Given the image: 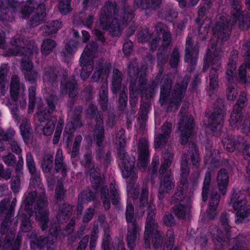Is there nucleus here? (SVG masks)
I'll return each instance as SVG.
<instances>
[{
	"label": "nucleus",
	"mask_w": 250,
	"mask_h": 250,
	"mask_svg": "<svg viewBox=\"0 0 250 250\" xmlns=\"http://www.w3.org/2000/svg\"><path fill=\"white\" fill-rule=\"evenodd\" d=\"M188 84L185 77L180 83H175L171 91L172 81L168 74H164L160 82L159 101L162 105L174 104L179 107L185 97Z\"/></svg>",
	"instance_id": "obj_1"
},
{
	"label": "nucleus",
	"mask_w": 250,
	"mask_h": 250,
	"mask_svg": "<svg viewBox=\"0 0 250 250\" xmlns=\"http://www.w3.org/2000/svg\"><path fill=\"white\" fill-rule=\"evenodd\" d=\"M147 208L148 209L144 235L146 247H149L150 239L152 238L155 250H171L174 238L173 231L169 229L167 231V236L169 239V244L166 247L162 245V234L158 231V226L154 223L153 220L155 216V211L151 206Z\"/></svg>",
	"instance_id": "obj_2"
},
{
	"label": "nucleus",
	"mask_w": 250,
	"mask_h": 250,
	"mask_svg": "<svg viewBox=\"0 0 250 250\" xmlns=\"http://www.w3.org/2000/svg\"><path fill=\"white\" fill-rule=\"evenodd\" d=\"M91 178V185L93 188L100 190L101 198L103 203H120V195L118 187L113 183L109 185V189L106 186H104V179L100 175V169L98 167L93 166L92 168L87 173Z\"/></svg>",
	"instance_id": "obj_3"
},
{
	"label": "nucleus",
	"mask_w": 250,
	"mask_h": 250,
	"mask_svg": "<svg viewBox=\"0 0 250 250\" xmlns=\"http://www.w3.org/2000/svg\"><path fill=\"white\" fill-rule=\"evenodd\" d=\"M119 7L115 1H107L104 3L100 15V25L103 30H108L112 36L120 35V23L116 17Z\"/></svg>",
	"instance_id": "obj_4"
},
{
	"label": "nucleus",
	"mask_w": 250,
	"mask_h": 250,
	"mask_svg": "<svg viewBox=\"0 0 250 250\" xmlns=\"http://www.w3.org/2000/svg\"><path fill=\"white\" fill-rule=\"evenodd\" d=\"M162 158L163 161L159 170V188L161 191L169 194L172 192L175 186L173 174L170 169H168L171 165L173 154L167 152L163 154Z\"/></svg>",
	"instance_id": "obj_5"
},
{
	"label": "nucleus",
	"mask_w": 250,
	"mask_h": 250,
	"mask_svg": "<svg viewBox=\"0 0 250 250\" xmlns=\"http://www.w3.org/2000/svg\"><path fill=\"white\" fill-rule=\"evenodd\" d=\"M198 182V176L196 174H191L189 180L180 179L176 190L171 196L170 203H181L184 201L186 203H191L194 187L197 186Z\"/></svg>",
	"instance_id": "obj_6"
},
{
	"label": "nucleus",
	"mask_w": 250,
	"mask_h": 250,
	"mask_svg": "<svg viewBox=\"0 0 250 250\" xmlns=\"http://www.w3.org/2000/svg\"><path fill=\"white\" fill-rule=\"evenodd\" d=\"M133 67L136 68L138 70V86L141 91V97L146 99H149L153 97L155 92V89L158 87L160 78L162 73L159 72L155 76V80L152 81L150 84L147 85V79L145 72H142L138 66L134 65L130 62L128 66V70L132 69Z\"/></svg>",
	"instance_id": "obj_7"
},
{
	"label": "nucleus",
	"mask_w": 250,
	"mask_h": 250,
	"mask_svg": "<svg viewBox=\"0 0 250 250\" xmlns=\"http://www.w3.org/2000/svg\"><path fill=\"white\" fill-rule=\"evenodd\" d=\"M97 49V43L92 42L86 46L81 55L80 59V64L82 67L80 77L83 81L86 80L93 70L94 55Z\"/></svg>",
	"instance_id": "obj_8"
},
{
	"label": "nucleus",
	"mask_w": 250,
	"mask_h": 250,
	"mask_svg": "<svg viewBox=\"0 0 250 250\" xmlns=\"http://www.w3.org/2000/svg\"><path fill=\"white\" fill-rule=\"evenodd\" d=\"M247 100L246 93L241 92L236 103L234 106L229 121L230 125L232 127H235L237 125H242L243 129L246 130L247 132H250V120L247 121L244 120V117L242 112V110Z\"/></svg>",
	"instance_id": "obj_9"
},
{
	"label": "nucleus",
	"mask_w": 250,
	"mask_h": 250,
	"mask_svg": "<svg viewBox=\"0 0 250 250\" xmlns=\"http://www.w3.org/2000/svg\"><path fill=\"white\" fill-rule=\"evenodd\" d=\"M87 117L89 119H94L96 123L93 130V136L101 144L104 137V127L103 113L98 111L97 105L93 103L89 104L86 109Z\"/></svg>",
	"instance_id": "obj_10"
},
{
	"label": "nucleus",
	"mask_w": 250,
	"mask_h": 250,
	"mask_svg": "<svg viewBox=\"0 0 250 250\" xmlns=\"http://www.w3.org/2000/svg\"><path fill=\"white\" fill-rule=\"evenodd\" d=\"M118 157L119 166L123 177L127 179L130 177L132 184L134 183L137 178V172L135 170V157H130L127 152H122V150H119Z\"/></svg>",
	"instance_id": "obj_11"
},
{
	"label": "nucleus",
	"mask_w": 250,
	"mask_h": 250,
	"mask_svg": "<svg viewBox=\"0 0 250 250\" xmlns=\"http://www.w3.org/2000/svg\"><path fill=\"white\" fill-rule=\"evenodd\" d=\"M242 8L239 0H233L231 11L232 22H238L239 28L245 30L250 28V14L245 12Z\"/></svg>",
	"instance_id": "obj_12"
},
{
	"label": "nucleus",
	"mask_w": 250,
	"mask_h": 250,
	"mask_svg": "<svg viewBox=\"0 0 250 250\" xmlns=\"http://www.w3.org/2000/svg\"><path fill=\"white\" fill-rule=\"evenodd\" d=\"M20 5L17 0H0V21L4 24L14 21L15 9Z\"/></svg>",
	"instance_id": "obj_13"
},
{
	"label": "nucleus",
	"mask_w": 250,
	"mask_h": 250,
	"mask_svg": "<svg viewBox=\"0 0 250 250\" xmlns=\"http://www.w3.org/2000/svg\"><path fill=\"white\" fill-rule=\"evenodd\" d=\"M194 128V120L191 115L183 116L178 125L180 132V143L185 145L188 142Z\"/></svg>",
	"instance_id": "obj_14"
},
{
	"label": "nucleus",
	"mask_w": 250,
	"mask_h": 250,
	"mask_svg": "<svg viewBox=\"0 0 250 250\" xmlns=\"http://www.w3.org/2000/svg\"><path fill=\"white\" fill-rule=\"evenodd\" d=\"M138 70L135 67H133L130 70H127V75L129 79V103L131 106L136 105L138 101V96H141V91L139 87L137 86V79L138 77Z\"/></svg>",
	"instance_id": "obj_15"
},
{
	"label": "nucleus",
	"mask_w": 250,
	"mask_h": 250,
	"mask_svg": "<svg viewBox=\"0 0 250 250\" xmlns=\"http://www.w3.org/2000/svg\"><path fill=\"white\" fill-rule=\"evenodd\" d=\"M231 32L229 20L224 17H221L220 21L216 22L213 28V35L222 41H227Z\"/></svg>",
	"instance_id": "obj_16"
},
{
	"label": "nucleus",
	"mask_w": 250,
	"mask_h": 250,
	"mask_svg": "<svg viewBox=\"0 0 250 250\" xmlns=\"http://www.w3.org/2000/svg\"><path fill=\"white\" fill-rule=\"evenodd\" d=\"M223 110L220 107L215 106L213 112L208 117V127L213 132L220 129L223 124Z\"/></svg>",
	"instance_id": "obj_17"
},
{
	"label": "nucleus",
	"mask_w": 250,
	"mask_h": 250,
	"mask_svg": "<svg viewBox=\"0 0 250 250\" xmlns=\"http://www.w3.org/2000/svg\"><path fill=\"white\" fill-rule=\"evenodd\" d=\"M148 148V140L145 138L140 139L138 142V161L143 167H146L149 161Z\"/></svg>",
	"instance_id": "obj_18"
},
{
	"label": "nucleus",
	"mask_w": 250,
	"mask_h": 250,
	"mask_svg": "<svg viewBox=\"0 0 250 250\" xmlns=\"http://www.w3.org/2000/svg\"><path fill=\"white\" fill-rule=\"evenodd\" d=\"M32 208L33 204H24V207H21L19 217L21 219V229L22 231L27 232L31 228L29 218L33 213Z\"/></svg>",
	"instance_id": "obj_19"
},
{
	"label": "nucleus",
	"mask_w": 250,
	"mask_h": 250,
	"mask_svg": "<svg viewBox=\"0 0 250 250\" xmlns=\"http://www.w3.org/2000/svg\"><path fill=\"white\" fill-rule=\"evenodd\" d=\"M58 100L57 97L54 95H50L46 100L47 106L42 111L38 112L40 123L45 122V120L50 118L51 114L56 110V105Z\"/></svg>",
	"instance_id": "obj_20"
},
{
	"label": "nucleus",
	"mask_w": 250,
	"mask_h": 250,
	"mask_svg": "<svg viewBox=\"0 0 250 250\" xmlns=\"http://www.w3.org/2000/svg\"><path fill=\"white\" fill-rule=\"evenodd\" d=\"M60 88L62 92L67 94L70 98H74L78 93V82L74 76L67 80L62 81Z\"/></svg>",
	"instance_id": "obj_21"
},
{
	"label": "nucleus",
	"mask_w": 250,
	"mask_h": 250,
	"mask_svg": "<svg viewBox=\"0 0 250 250\" xmlns=\"http://www.w3.org/2000/svg\"><path fill=\"white\" fill-rule=\"evenodd\" d=\"M217 185L219 190L223 195L226 194L229 182V175L228 170L221 168L217 172L216 177Z\"/></svg>",
	"instance_id": "obj_22"
},
{
	"label": "nucleus",
	"mask_w": 250,
	"mask_h": 250,
	"mask_svg": "<svg viewBox=\"0 0 250 250\" xmlns=\"http://www.w3.org/2000/svg\"><path fill=\"white\" fill-rule=\"evenodd\" d=\"M28 24L32 27L36 26L42 23L46 17V8L44 3L38 4L36 10L33 13Z\"/></svg>",
	"instance_id": "obj_23"
},
{
	"label": "nucleus",
	"mask_w": 250,
	"mask_h": 250,
	"mask_svg": "<svg viewBox=\"0 0 250 250\" xmlns=\"http://www.w3.org/2000/svg\"><path fill=\"white\" fill-rule=\"evenodd\" d=\"M111 68V64L105 62L103 64L102 62H99L96 67L95 70L92 76V79L95 82H98L101 78L103 79L107 77Z\"/></svg>",
	"instance_id": "obj_24"
},
{
	"label": "nucleus",
	"mask_w": 250,
	"mask_h": 250,
	"mask_svg": "<svg viewBox=\"0 0 250 250\" xmlns=\"http://www.w3.org/2000/svg\"><path fill=\"white\" fill-rule=\"evenodd\" d=\"M36 219L41 222L42 230L47 228L48 222V211L44 206V204H36L34 207Z\"/></svg>",
	"instance_id": "obj_25"
},
{
	"label": "nucleus",
	"mask_w": 250,
	"mask_h": 250,
	"mask_svg": "<svg viewBox=\"0 0 250 250\" xmlns=\"http://www.w3.org/2000/svg\"><path fill=\"white\" fill-rule=\"evenodd\" d=\"M50 236L47 238L41 237L38 239L35 244L40 248H42L46 246L48 248L54 243L57 235L59 234V229L55 227H52L50 229Z\"/></svg>",
	"instance_id": "obj_26"
},
{
	"label": "nucleus",
	"mask_w": 250,
	"mask_h": 250,
	"mask_svg": "<svg viewBox=\"0 0 250 250\" xmlns=\"http://www.w3.org/2000/svg\"><path fill=\"white\" fill-rule=\"evenodd\" d=\"M162 0H134V4L142 9L155 10L160 8Z\"/></svg>",
	"instance_id": "obj_27"
},
{
	"label": "nucleus",
	"mask_w": 250,
	"mask_h": 250,
	"mask_svg": "<svg viewBox=\"0 0 250 250\" xmlns=\"http://www.w3.org/2000/svg\"><path fill=\"white\" fill-rule=\"evenodd\" d=\"M233 207L235 210L238 209L236 217L238 223H241L250 214V204H233Z\"/></svg>",
	"instance_id": "obj_28"
},
{
	"label": "nucleus",
	"mask_w": 250,
	"mask_h": 250,
	"mask_svg": "<svg viewBox=\"0 0 250 250\" xmlns=\"http://www.w3.org/2000/svg\"><path fill=\"white\" fill-rule=\"evenodd\" d=\"M139 228L136 222H134L131 227L128 226V230L127 235V243L128 249L133 250L136 246L135 241L137 238Z\"/></svg>",
	"instance_id": "obj_29"
},
{
	"label": "nucleus",
	"mask_w": 250,
	"mask_h": 250,
	"mask_svg": "<svg viewBox=\"0 0 250 250\" xmlns=\"http://www.w3.org/2000/svg\"><path fill=\"white\" fill-rule=\"evenodd\" d=\"M188 146V153L190 156L192 166L194 168H197L199 166L201 161L198 147L193 142L189 143Z\"/></svg>",
	"instance_id": "obj_30"
},
{
	"label": "nucleus",
	"mask_w": 250,
	"mask_h": 250,
	"mask_svg": "<svg viewBox=\"0 0 250 250\" xmlns=\"http://www.w3.org/2000/svg\"><path fill=\"white\" fill-rule=\"evenodd\" d=\"M20 82L18 76L12 77L10 85V94L11 98L15 102L18 101L20 91Z\"/></svg>",
	"instance_id": "obj_31"
},
{
	"label": "nucleus",
	"mask_w": 250,
	"mask_h": 250,
	"mask_svg": "<svg viewBox=\"0 0 250 250\" xmlns=\"http://www.w3.org/2000/svg\"><path fill=\"white\" fill-rule=\"evenodd\" d=\"M14 236L15 234L13 233H11L6 236L2 245L3 250H18L21 244V239L17 238L14 240Z\"/></svg>",
	"instance_id": "obj_32"
},
{
	"label": "nucleus",
	"mask_w": 250,
	"mask_h": 250,
	"mask_svg": "<svg viewBox=\"0 0 250 250\" xmlns=\"http://www.w3.org/2000/svg\"><path fill=\"white\" fill-rule=\"evenodd\" d=\"M122 74L117 68L113 70V75L111 82V90L114 94L117 93L121 89L122 82Z\"/></svg>",
	"instance_id": "obj_33"
},
{
	"label": "nucleus",
	"mask_w": 250,
	"mask_h": 250,
	"mask_svg": "<svg viewBox=\"0 0 250 250\" xmlns=\"http://www.w3.org/2000/svg\"><path fill=\"white\" fill-rule=\"evenodd\" d=\"M22 42L20 38H14L11 41V44L14 47L9 48L8 53L15 56H23L25 55L23 50L25 47L21 46Z\"/></svg>",
	"instance_id": "obj_34"
},
{
	"label": "nucleus",
	"mask_w": 250,
	"mask_h": 250,
	"mask_svg": "<svg viewBox=\"0 0 250 250\" xmlns=\"http://www.w3.org/2000/svg\"><path fill=\"white\" fill-rule=\"evenodd\" d=\"M185 61L189 63L188 69L190 72H192L195 69L198 60V52H195V50H185Z\"/></svg>",
	"instance_id": "obj_35"
},
{
	"label": "nucleus",
	"mask_w": 250,
	"mask_h": 250,
	"mask_svg": "<svg viewBox=\"0 0 250 250\" xmlns=\"http://www.w3.org/2000/svg\"><path fill=\"white\" fill-rule=\"evenodd\" d=\"M219 59L217 53L214 52L212 54L211 51L208 48L206 53V60L203 66V71L205 72L211 65L220 64Z\"/></svg>",
	"instance_id": "obj_36"
},
{
	"label": "nucleus",
	"mask_w": 250,
	"mask_h": 250,
	"mask_svg": "<svg viewBox=\"0 0 250 250\" xmlns=\"http://www.w3.org/2000/svg\"><path fill=\"white\" fill-rule=\"evenodd\" d=\"M188 155L187 154H183L180 164V178L184 180H188L189 175L190 169L188 167Z\"/></svg>",
	"instance_id": "obj_37"
},
{
	"label": "nucleus",
	"mask_w": 250,
	"mask_h": 250,
	"mask_svg": "<svg viewBox=\"0 0 250 250\" xmlns=\"http://www.w3.org/2000/svg\"><path fill=\"white\" fill-rule=\"evenodd\" d=\"M95 199V193L90 189L87 188L79 193L78 203H87L94 201Z\"/></svg>",
	"instance_id": "obj_38"
},
{
	"label": "nucleus",
	"mask_w": 250,
	"mask_h": 250,
	"mask_svg": "<svg viewBox=\"0 0 250 250\" xmlns=\"http://www.w3.org/2000/svg\"><path fill=\"white\" fill-rule=\"evenodd\" d=\"M173 212L178 218L184 219L189 216L190 209L185 204H176L173 208Z\"/></svg>",
	"instance_id": "obj_39"
},
{
	"label": "nucleus",
	"mask_w": 250,
	"mask_h": 250,
	"mask_svg": "<svg viewBox=\"0 0 250 250\" xmlns=\"http://www.w3.org/2000/svg\"><path fill=\"white\" fill-rule=\"evenodd\" d=\"M229 203H247L246 195L238 188H233L231 191Z\"/></svg>",
	"instance_id": "obj_40"
},
{
	"label": "nucleus",
	"mask_w": 250,
	"mask_h": 250,
	"mask_svg": "<svg viewBox=\"0 0 250 250\" xmlns=\"http://www.w3.org/2000/svg\"><path fill=\"white\" fill-rule=\"evenodd\" d=\"M211 176L210 172H206L202 187V198L203 202L205 203L208 199L209 189L210 187Z\"/></svg>",
	"instance_id": "obj_41"
},
{
	"label": "nucleus",
	"mask_w": 250,
	"mask_h": 250,
	"mask_svg": "<svg viewBox=\"0 0 250 250\" xmlns=\"http://www.w3.org/2000/svg\"><path fill=\"white\" fill-rule=\"evenodd\" d=\"M248 79L246 69L243 65H241L238 69V76L235 73L234 79L232 80L231 83L235 85L236 84V82L246 84L248 83Z\"/></svg>",
	"instance_id": "obj_42"
},
{
	"label": "nucleus",
	"mask_w": 250,
	"mask_h": 250,
	"mask_svg": "<svg viewBox=\"0 0 250 250\" xmlns=\"http://www.w3.org/2000/svg\"><path fill=\"white\" fill-rule=\"evenodd\" d=\"M21 136L25 144H27L30 140L31 127L27 121H23L20 126Z\"/></svg>",
	"instance_id": "obj_43"
},
{
	"label": "nucleus",
	"mask_w": 250,
	"mask_h": 250,
	"mask_svg": "<svg viewBox=\"0 0 250 250\" xmlns=\"http://www.w3.org/2000/svg\"><path fill=\"white\" fill-rule=\"evenodd\" d=\"M222 143L224 147L230 152H233L240 144L238 141H236L229 135L222 138Z\"/></svg>",
	"instance_id": "obj_44"
},
{
	"label": "nucleus",
	"mask_w": 250,
	"mask_h": 250,
	"mask_svg": "<svg viewBox=\"0 0 250 250\" xmlns=\"http://www.w3.org/2000/svg\"><path fill=\"white\" fill-rule=\"evenodd\" d=\"M15 204H0V217L9 220L14 213Z\"/></svg>",
	"instance_id": "obj_45"
},
{
	"label": "nucleus",
	"mask_w": 250,
	"mask_h": 250,
	"mask_svg": "<svg viewBox=\"0 0 250 250\" xmlns=\"http://www.w3.org/2000/svg\"><path fill=\"white\" fill-rule=\"evenodd\" d=\"M53 166V156L51 154H46L42 158L41 167L44 173L50 172Z\"/></svg>",
	"instance_id": "obj_46"
},
{
	"label": "nucleus",
	"mask_w": 250,
	"mask_h": 250,
	"mask_svg": "<svg viewBox=\"0 0 250 250\" xmlns=\"http://www.w3.org/2000/svg\"><path fill=\"white\" fill-rule=\"evenodd\" d=\"M56 45V42L52 39L44 40L42 44L41 51L43 55H49Z\"/></svg>",
	"instance_id": "obj_47"
},
{
	"label": "nucleus",
	"mask_w": 250,
	"mask_h": 250,
	"mask_svg": "<svg viewBox=\"0 0 250 250\" xmlns=\"http://www.w3.org/2000/svg\"><path fill=\"white\" fill-rule=\"evenodd\" d=\"M236 62L229 59L227 64L226 71V78L228 82L229 83H230L232 80L234 79V74L236 73Z\"/></svg>",
	"instance_id": "obj_48"
},
{
	"label": "nucleus",
	"mask_w": 250,
	"mask_h": 250,
	"mask_svg": "<svg viewBox=\"0 0 250 250\" xmlns=\"http://www.w3.org/2000/svg\"><path fill=\"white\" fill-rule=\"evenodd\" d=\"M49 118L45 120L47 123L42 129L43 134L45 136H49L52 134L57 123L56 117H52L50 120Z\"/></svg>",
	"instance_id": "obj_49"
},
{
	"label": "nucleus",
	"mask_w": 250,
	"mask_h": 250,
	"mask_svg": "<svg viewBox=\"0 0 250 250\" xmlns=\"http://www.w3.org/2000/svg\"><path fill=\"white\" fill-rule=\"evenodd\" d=\"M134 11L131 6H125L122 17L123 23L125 24L129 23L134 18Z\"/></svg>",
	"instance_id": "obj_50"
},
{
	"label": "nucleus",
	"mask_w": 250,
	"mask_h": 250,
	"mask_svg": "<svg viewBox=\"0 0 250 250\" xmlns=\"http://www.w3.org/2000/svg\"><path fill=\"white\" fill-rule=\"evenodd\" d=\"M60 210L57 215V218L59 221L68 218L70 215V212L68 204H62L59 207Z\"/></svg>",
	"instance_id": "obj_51"
},
{
	"label": "nucleus",
	"mask_w": 250,
	"mask_h": 250,
	"mask_svg": "<svg viewBox=\"0 0 250 250\" xmlns=\"http://www.w3.org/2000/svg\"><path fill=\"white\" fill-rule=\"evenodd\" d=\"M180 53L179 49L176 47H174L170 55L169 64L171 67L176 68L180 62Z\"/></svg>",
	"instance_id": "obj_52"
},
{
	"label": "nucleus",
	"mask_w": 250,
	"mask_h": 250,
	"mask_svg": "<svg viewBox=\"0 0 250 250\" xmlns=\"http://www.w3.org/2000/svg\"><path fill=\"white\" fill-rule=\"evenodd\" d=\"M36 91V87L35 86H31L28 88V109L29 110H32L35 107Z\"/></svg>",
	"instance_id": "obj_53"
},
{
	"label": "nucleus",
	"mask_w": 250,
	"mask_h": 250,
	"mask_svg": "<svg viewBox=\"0 0 250 250\" xmlns=\"http://www.w3.org/2000/svg\"><path fill=\"white\" fill-rule=\"evenodd\" d=\"M157 57L159 72H161L163 73L164 70V66L168 59V55L163 52H159L157 53Z\"/></svg>",
	"instance_id": "obj_54"
},
{
	"label": "nucleus",
	"mask_w": 250,
	"mask_h": 250,
	"mask_svg": "<svg viewBox=\"0 0 250 250\" xmlns=\"http://www.w3.org/2000/svg\"><path fill=\"white\" fill-rule=\"evenodd\" d=\"M207 207L202 206V211L203 212L204 208H207V210L205 212L208 217L209 218H214L218 213L217 205L218 204H206Z\"/></svg>",
	"instance_id": "obj_55"
},
{
	"label": "nucleus",
	"mask_w": 250,
	"mask_h": 250,
	"mask_svg": "<svg viewBox=\"0 0 250 250\" xmlns=\"http://www.w3.org/2000/svg\"><path fill=\"white\" fill-rule=\"evenodd\" d=\"M78 42L75 40H70L65 46L64 53L65 55H73L77 50Z\"/></svg>",
	"instance_id": "obj_56"
},
{
	"label": "nucleus",
	"mask_w": 250,
	"mask_h": 250,
	"mask_svg": "<svg viewBox=\"0 0 250 250\" xmlns=\"http://www.w3.org/2000/svg\"><path fill=\"white\" fill-rule=\"evenodd\" d=\"M242 154L245 160L248 162L246 170L249 180L250 182V144L245 145L242 150Z\"/></svg>",
	"instance_id": "obj_57"
},
{
	"label": "nucleus",
	"mask_w": 250,
	"mask_h": 250,
	"mask_svg": "<svg viewBox=\"0 0 250 250\" xmlns=\"http://www.w3.org/2000/svg\"><path fill=\"white\" fill-rule=\"evenodd\" d=\"M59 9L62 15H65L71 11V0H60Z\"/></svg>",
	"instance_id": "obj_58"
},
{
	"label": "nucleus",
	"mask_w": 250,
	"mask_h": 250,
	"mask_svg": "<svg viewBox=\"0 0 250 250\" xmlns=\"http://www.w3.org/2000/svg\"><path fill=\"white\" fill-rule=\"evenodd\" d=\"M63 125V121L62 119H59L58 121L57 127L53 138V143L54 145H57L59 143Z\"/></svg>",
	"instance_id": "obj_59"
},
{
	"label": "nucleus",
	"mask_w": 250,
	"mask_h": 250,
	"mask_svg": "<svg viewBox=\"0 0 250 250\" xmlns=\"http://www.w3.org/2000/svg\"><path fill=\"white\" fill-rule=\"evenodd\" d=\"M235 84L232 83H229L227 90V99L229 101H234L238 96L237 89L235 88Z\"/></svg>",
	"instance_id": "obj_60"
},
{
	"label": "nucleus",
	"mask_w": 250,
	"mask_h": 250,
	"mask_svg": "<svg viewBox=\"0 0 250 250\" xmlns=\"http://www.w3.org/2000/svg\"><path fill=\"white\" fill-rule=\"evenodd\" d=\"M10 188L14 194L18 193L21 189V181L20 174H17L13 176L11 180Z\"/></svg>",
	"instance_id": "obj_61"
},
{
	"label": "nucleus",
	"mask_w": 250,
	"mask_h": 250,
	"mask_svg": "<svg viewBox=\"0 0 250 250\" xmlns=\"http://www.w3.org/2000/svg\"><path fill=\"white\" fill-rule=\"evenodd\" d=\"M82 140V137L81 135H79L76 136L71 154L72 157L76 158L79 155Z\"/></svg>",
	"instance_id": "obj_62"
},
{
	"label": "nucleus",
	"mask_w": 250,
	"mask_h": 250,
	"mask_svg": "<svg viewBox=\"0 0 250 250\" xmlns=\"http://www.w3.org/2000/svg\"><path fill=\"white\" fill-rule=\"evenodd\" d=\"M152 36V35L150 33L149 30L146 29L139 33L138 40L139 42L146 43L151 40Z\"/></svg>",
	"instance_id": "obj_63"
},
{
	"label": "nucleus",
	"mask_w": 250,
	"mask_h": 250,
	"mask_svg": "<svg viewBox=\"0 0 250 250\" xmlns=\"http://www.w3.org/2000/svg\"><path fill=\"white\" fill-rule=\"evenodd\" d=\"M55 173H59L61 171V174L63 177H65L67 175V166L63 162H59L58 160L55 161Z\"/></svg>",
	"instance_id": "obj_64"
}]
</instances>
